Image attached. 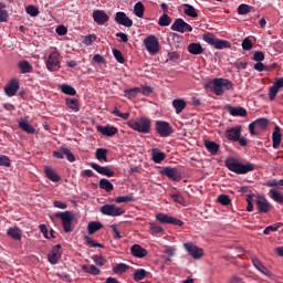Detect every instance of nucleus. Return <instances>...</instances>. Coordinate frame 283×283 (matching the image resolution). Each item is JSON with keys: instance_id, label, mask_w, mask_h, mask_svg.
Listing matches in <instances>:
<instances>
[{"instance_id": "e433bc0d", "label": "nucleus", "mask_w": 283, "mask_h": 283, "mask_svg": "<svg viewBox=\"0 0 283 283\" xmlns=\"http://www.w3.org/2000/svg\"><path fill=\"white\" fill-rule=\"evenodd\" d=\"M184 13L186 17H190L191 19H196L198 17V11H196V8L189 3L184 4Z\"/></svg>"}, {"instance_id": "603ef678", "label": "nucleus", "mask_w": 283, "mask_h": 283, "mask_svg": "<svg viewBox=\"0 0 283 283\" xmlns=\"http://www.w3.org/2000/svg\"><path fill=\"white\" fill-rule=\"evenodd\" d=\"M149 229L153 235H158V233H164L165 231L163 227H160V224H157L155 222L149 223Z\"/></svg>"}, {"instance_id": "5fc2aeb1", "label": "nucleus", "mask_w": 283, "mask_h": 283, "mask_svg": "<svg viewBox=\"0 0 283 283\" xmlns=\"http://www.w3.org/2000/svg\"><path fill=\"white\" fill-rule=\"evenodd\" d=\"M115 202H117V205H122L123 202H134V196L127 195V196L116 197Z\"/></svg>"}, {"instance_id": "3c124183", "label": "nucleus", "mask_w": 283, "mask_h": 283, "mask_svg": "<svg viewBox=\"0 0 283 283\" xmlns=\"http://www.w3.org/2000/svg\"><path fill=\"white\" fill-rule=\"evenodd\" d=\"M217 202L222 205L223 207H229L231 205V197L229 195H219L217 198Z\"/></svg>"}, {"instance_id": "423d86ee", "label": "nucleus", "mask_w": 283, "mask_h": 283, "mask_svg": "<svg viewBox=\"0 0 283 283\" xmlns=\"http://www.w3.org/2000/svg\"><path fill=\"white\" fill-rule=\"evenodd\" d=\"M155 129L160 138H169V136L174 134V127H171V124H169V122L165 120H157L155 123Z\"/></svg>"}, {"instance_id": "cd10ccee", "label": "nucleus", "mask_w": 283, "mask_h": 283, "mask_svg": "<svg viewBox=\"0 0 283 283\" xmlns=\"http://www.w3.org/2000/svg\"><path fill=\"white\" fill-rule=\"evenodd\" d=\"M18 127L22 132H25V134H35L36 133V128H34V126H32L30 123H28L27 119H20L18 122Z\"/></svg>"}, {"instance_id": "bf43d9fd", "label": "nucleus", "mask_w": 283, "mask_h": 283, "mask_svg": "<svg viewBox=\"0 0 283 283\" xmlns=\"http://www.w3.org/2000/svg\"><path fill=\"white\" fill-rule=\"evenodd\" d=\"M266 187H276V189H280V187H283V179H272V180H268L265 182Z\"/></svg>"}, {"instance_id": "6ab92c4d", "label": "nucleus", "mask_w": 283, "mask_h": 283, "mask_svg": "<svg viewBox=\"0 0 283 283\" xmlns=\"http://www.w3.org/2000/svg\"><path fill=\"white\" fill-rule=\"evenodd\" d=\"M283 87V77L276 78L274 84L269 90V99L275 101V97L277 96V93Z\"/></svg>"}, {"instance_id": "4d7b16f0", "label": "nucleus", "mask_w": 283, "mask_h": 283, "mask_svg": "<svg viewBox=\"0 0 283 283\" xmlns=\"http://www.w3.org/2000/svg\"><path fill=\"white\" fill-rule=\"evenodd\" d=\"M25 12L27 14H29L30 17H39V8L33 6V4H29L25 8Z\"/></svg>"}, {"instance_id": "473e14b6", "label": "nucleus", "mask_w": 283, "mask_h": 283, "mask_svg": "<svg viewBox=\"0 0 283 283\" xmlns=\"http://www.w3.org/2000/svg\"><path fill=\"white\" fill-rule=\"evenodd\" d=\"M188 52L189 54H193L195 56H198L205 52V49L200 43L193 42L188 45Z\"/></svg>"}, {"instance_id": "aec40b11", "label": "nucleus", "mask_w": 283, "mask_h": 283, "mask_svg": "<svg viewBox=\"0 0 283 283\" xmlns=\"http://www.w3.org/2000/svg\"><path fill=\"white\" fill-rule=\"evenodd\" d=\"M93 20L97 25H105L109 21V15L103 10H95L93 11Z\"/></svg>"}, {"instance_id": "f3484780", "label": "nucleus", "mask_w": 283, "mask_h": 283, "mask_svg": "<svg viewBox=\"0 0 283 283\" xmlns=\"http://www.w3.org/2000/svg\"><path fill=\"white\" fill-rule=\"evenodd\" d=\"M92 169L97 171V174H101L102 176H107V178H114L116 176V172L114 170L109 169L107 166H101L96 163L91 164Z\"/></svg>"}, {"instance_id": "72a5a7b5", "label": "nucleus", "mask_w": 283, "mask_h": 283, "mask_svg": "<svg viewBox=\"0 0 283 283\" xmlns=\"http://www.w3.org/2000/svg\"><path fill=\"white\" fill-rule=\"evenodd\" d=\"M7 235H9V238H12V240H21V238L23 237V232L17 227H11L8 229Z\"/></svg>"}, {"instance_id": "052dcab7", "label": "nucleus", "mask_w": 283, "mask_h": 283, "mask_svg": "<svg viewBox=\"0 0 283 283\" xmlns=\"http://www.w3.org/2000/svg\"><path fill=\"white\" fill-rule=\"evenodd\" d=\"M93 262L96 264V266H105V264H107V261L103 258V255L98 254L93 255Z\"/></svg>"}, {"instance_id": "de8ad7c7", "label": "nucleus", "mask_w": 283, "mask_h": 283, "mask_svg": "<svg viewBox=\"0 0 283 283\" xmlns=\"http://www.w3.org/2000/svg\"><path fill=\"white\" fill-rule=\"evenodd\" d=\"M129 271V265L125 263H117L116 266L113 268V273H127Z\"/></svg>"}, {"instance_id": "9d476101", "label": "nucleus", "mask_w": 283, "mask_h": 283, "mask_svg": "<svg viewBox=\"0 0 283 283\" xmlns=\"http://www.w3.org/2000/svg\"><path fill=\"white\" fill-rule=\"evenodd\" d=\"M157 222H160V224H174L175 227H182L185 222L180 219H176L169 214H165L163 212H159L156 214Z\"/></svg>"}, {"instance_id": "4be33fe9", "label": "nucleus", "mask_w": 283, "mask_h": 283, "mask_svg": "<svg viewBox=\"0 0 283 283\" xmlns=\"http://www.w3.org/2000/svg\"><path fill=\"white\" fill-rule=\"evenodd\" d=\"M97 132L102 134L103 136H107L108 138H112V136H116L118 134V128L115 126L106 125V126H97Z\"/></svg>"}, {"instance_id": "7ed1b4c3", "label": "nucleus", "mask_w": 283, "mask_h": 283, "mask_svg": "<svg viewBox=\"0 0 283 283\" xmlns=\"http://www.w3.org/2000/svg\"><path fill=\"white\" fill-rule=\"evenodd\" d=\"M128 127L138 132L139 134H149L151 132V119L149 117H137L136 119H129L127 122Z\"/></svg>"}, {"instance_id": "338daca9", "label": "nucleus", "mask_w": 283, "mask_h": 283, "mask_svg": "<svg viewBox=\"0 0 283 283\" xmlns=\"http://www.w3.org/2000/svg\"><path fill=\"white\" fill-rule=\"evenodd\" d=\"M153 92H154V88H151V86L139 87V94H143V96H149Z\"/></svg>"}, {"instance_id": "412c9836", "label": "nucleus", "mask_w": 283, "mask_h": 283, "mask_svg": "<svg viewBox=\"0 0 283 283\" xmlns=\"http://www.w3.org/2000/svg\"><path fill=\"white\" fill-rule=\"evenodd\" d=\"M256 209L259 213H269L272 209L271 202L266 200V198H258L256 199Z\"/></svg>"}, {"instance_id": "f8f14e48", "label": "nucleus", "mask_w": 283, "mask_h": 283, "mask_svg": "<svg viewBox=\"0 0 283 283\" xmlns=\"http://www.w3.org/2000/svg\"><path fill=\"white\" fill-rule=\"evenodd\" d=\"M59 52L53 51L49 54V57L46 60V69L49 72H57V70H61V62L59 61Z\"/></svg>"}, {"instance_id": "9b49d317", "label": "nucleus", "mask_w": 283, "mask_h": 283, "mask_svg": "<svg viewBox=\"0 0 283 283\" xmlns=\"http://www.w3.org/2000/svg\"><path fill=\"white\" fill-rule=\"evenodd\" d=\"M170 30H172V32H179L180 34H185V32H193V28L181 18L175 20Z\"/></svg>"}, {"instance_id": "4468645a", "label": "nucleus", "mask_w": 283, "mask_h": 283, "mask_svg": "<svg viewBox=\"0 0 283 283\" xmlns=\"http://www.w3.org/2000/svg\"><path fill=\"white\" fill-rule=\"evenodd\" d=\"M66 157V160L69 163H75L76 157L74 154H72V150L67 147H60L59 150L53 151V158H57L59 160H63V158Z\"/></svg>"}, {"instance_id": "680f3d73", "label": "nucleus", "mask_w": 283, "mask_h": 283, "mask_svg": "<svg viewBox=\"0 0 283 283\" xmlns=\"http://www.w3.org/2000/svg\"><path fill=\"white\" fill-rule=\"evenodd\" d=\"M113 54L117 63H125V56L123 55V52H120L118 49H113Z\"/></svg>"}, {"instance_id": "393cba45", "label": "nucleus", "mask_w": 283, "mask_h": 283, "mask_svg": "<svg viewBox=\"0 0 283 283\" xmlns=\"http://www.w3.org/2000/svg\"><path fill=\"white\" fill-rule=\"evenodd\" d=\"M130 253L134 258H147V249L140 247V244H134L130 248Z\"/></svg>"}, {"instance_id": "49530a36", "label": "nucleus", "mask_w": 283, "mask_h": 283, "mask_svg": "<svg viewBox=\"0 0 283 283\" xmlns=\"http://www.w3.org/2000/svg\"><path fill=\"white\" fill-rule=\"evenodd\" d=\"M8 10H6V3L0 2V23H6L8 21Z\"/></svg>"}, {"instance_id": "ddd939ff", "label": "nucleus", "mask_w": 283, "mask_h": 283, "mask_svg": "<svg viewBox=\"0 0 283 283\" xmlns=\"http://www.w3.org/2000/svg\"><path fill=\"white\" fill-rule=\"evenodd\" d=\"M184 249L193 258V260H200L205 255V250L193 244L192 242L184 243Z\"/></svg>"}, {"instance_id": "79ce46f5", "label": "nucleus", "mask_w": 283, "mask_h": 283, "mask_svg": "<svg viewBox=\"0 0 283 283\" xmlns=\"http://www.w3.org/2000/svg\"><path fill=\"white\" fill-rule=\"evenodd\" d=\"M87 229H88V235H94L96 231H101V229H103V226L101 224V222L91 221L87 226Z\"/></svg>"}, {"instance_id": "58836bf2", "label": "nucleus", "mask_w": 283, "mask_h": 283, "mask_svg": "<svg viewBox=\"0 0 283 283\" xmlns=\"http://www.w3.org/2000/svg\"><path fill=\"white\" fill-rule=\"evenodd\" d=\"M172 107H175L176 114H181L185 107H187V102L185 99H174Z\"/></svg>"}, {"instance_id": "2eb2a0df", "label": "nucleus", "mask_w": 283, "mask_h": 283, "mask_svg": "<svg viewBox=\"0 0 283 283\" xmlns=\"http://www.w3.org/2000/svg\"><path fill=\"white\" fill-rule=\"evenodd\" d=\"M242 136V126L238 125L235 127L226 130V138L231 140V143H238Z\"/></svg>"}, {"instance_id": "6e6552de", "label": "nucleus", "mask_w": 283, "mask_h": 283, "mask_svg": "<svg viewBox=\"0 0 283 283\" xmlns=\"http://www.w3.org/2000/svg\"><path fill=\"white\" fill-rule=\"evenodd\" d=\"M161 176H166V178H169V180H172L174 182H180L182 180V172L178 168L172 167H164L160 171Z\"/></svg>"}, {"instance_id": "a211bd4d", "label": "nucleus", "mask_w": 283, "mask_h": 283, "mask_svg": "<svg viewBox=\"0 0 283 283\" xmlns=\"http://www.w3.org/2000/svg\"><path fill=\"white\" fill-rule=\"evenodd\" d=\"M61 255H63V253L61 252V244H56L48 254V261L50 262V264H59V259L61 258Z\"/></svg>"}, {"instance_id": "f704fd0d", "label": "nucleus", "mask_w": 283, "mask_h": 283, "mask_svg": "<svg viewBox=\"0 0 283 283\" xmlns=\"http://www.w3.org/2000/svg\"><path fill=\"white\" fill-rule=\"evenodd\" d=\"M107 154H109V150L106 148H97L95 151V158L96 160H99V163H107Z\"/></svg>"}, {"instance_id": "f03ea898", "label": "nucleus", "mask_w": 283, "mask_h": 283, "mask_svg": "<svg viewBox=\"0 0 283 283\" xmlns=\"http://www.w3.org/2000/svg\"><path fill=\"white\" fill-rule=\"evenodd\" d=\"M206 90H211L216 96H222L224 90H233V82L222 77H216L205 84Z\"/></svg>"}, {"instance_id": "c03bdc74", "label": "nucleus", "mask_w": 283, "mask_h": 283, "mask_svg": "<svg viewBox=\"0 0 283 283\" xmlns=\"http://www.w3.org/2000/svg\"><path fill=\"white\" fill-rule=\"evenodd\" d=\"M214 48H216V50L230 49L231 48V42H229L227 40H220V39L217 38V40L214 42Z\"/></svg>"}, {"instance_id": "37998d69", "label": "nucleus", "mask_w": 283, "mask_h": 283, "mask_svg": "<svg viewBox=\"0 0 283 283\" xmlns=\"http://www.w3.org/2000/svg\"><path fill=\"white\" fill-rule=\"evenodd\" d=\"M134 14H136L139 19H143L145 17V4L143 2H137L134 6Z\"/></svg>"}, {"instance_id": "f257e3e1", "label": "nucleus", "mask_w": 283, "mask_h": 283, "mask_svg": "<svg viewBox=\"0 0 283 283\" xmlns=\"http://www.w3.org/2000/svg\"><path fill=\"white\" fill-rule=\"evenodd\" d=\"M224 165L229 169V171H233V174H238V176L255 171V165L251 163L242 164L240 163V160L233 157L227 158Z\"/></svg>"}, {"instance_id": "dca6fc26", "label": "nucleus", "mask_w": 283, "mask_h": 283, "mask_svg": "<svg viewBox=\"0 0 283 283\" xmlns=\"http://www.w3.org/2000/svg\"><path fill=\"white\" fill-rule=\"evenodd\" d=\"M115 21L118 25H124V28H132L134 25V21L127 17V14L123 11H119L115 14Z\"/></svg>"}, {"instance_id": "bb28decb", "label": "nucleus", "mask_w": 283, "mask_h": 283, "mask_svg": "<svg viewBox=\"0 0 283 283\" xmlns=\"http://www.w3.org/2000/svg\"><path fill=\"white\" fill-rule=\"evenodd\" d=\"M18 69L20 70V74H32L34 70L32 64H30V62H28L27 60H21L20 62H18Z\"/></svg>"}, {"instance_id": "ea45409f", "label": "nucleus", "mask_w": 283, "mask_h": 283, "mask_svg": "<svg viewBox=\"0 0 283 283\" xmlns=\"http://www.w3.org/2000/svg\"><path fill=\"white\" fill-rule=\"evenodd\" d=\"M99 189H104V191H107V193H109V191H114V185L112 184V181H109V179L102 178L99 180Z\"/></svg>"}, {"instance_id": "7c9ffc66", "label": "nucleus", "mask_w": 283, "mask_h": 283, "mask_svg": "<svg viewBox=\"0 0 283 283\" xmlns=\"http://www.w3.org/2000/svg\"><path fill=\"white\" fill-rule=\"evenodd\" d=\"M205 147L212 156H217L220 151V145H218L216 142L206 140Z\"/></svg>"}, {"instance_id": "c9c22d12", "label": "nucleus", "mask_w": 283, "mask_h": 283, "mask_svg": "<svg viewBox=\"0 0 283 283\" xmlns=\"http://www.w3.org/2000/svg\"><path fill=\"white\" fill-rule=\"evenodd\" d=\"M44 174L46 178H49V180H51L52 182H59L61 180V176L54 172V170H52V168L50 167L44 168Z\"/></svg>"}, {"instance_id": "13d9d810", "label": "nucleus", "mask_w": 283, "mask_h": 283, "mask_svg": "<svg viewBox=\"0 0 283 283\" xmlns=\"http://www.w3.org/2000/svg\"><path fill=\"white\" fill-rule=\"evenodd\" d=\"M85 240H86V244L87 247H91V249H103V244L96 242V240L90 238V237H85Z\"/></svg>"}, {"instance_id": "774afa93", "label": "nucleus", "mask_w": 283, "mask_h": 283, "mask_svg": "<svg viewBox=\"0 0 283 283\" xmlns=\"http://www.w3.org/2000/svg\"><path fill=\"white\" fill-rule=\"evenodd\" d=\"M251 12V7L249 4H240L238 8V13L239 14H249Z\"/></svg>"}, {"instance_id": "a19ab883", "label": "nucleus", "mask_w": 283, "mask_h": 283, "mask_svg": "<svg viewBox=\"0 0 283 283\" xmlns=\"http://www.w3.org/2000/svg\"><path fill=\"white\" fill-rule=\"evenodd\" d=\"M82 271H84V273H88L90 275H98L101 273V269L94 264L82 265Z\"/></svg>"}, {"instance_id": "c756f323", "label": "nucleus", "mask_w": 283, "mask_h": 283, "mask_svg": "<svg viewBox=\"0 0 283 283\" xmlns=\"http://www.w3.org/2000/svg\"><path fill=\"white\" fill-rule=\"evenodd\" d=\"M272 140L273 149H277V147H280V144L282 143V133H280V126H275L274 132L272 134Z\"/></svg>"}, {"instance_id": "09e8293b", "label": "nucleus", "mask_w": 283, "mask_h": 283, "mask_svg": "<svg viewBox=\"0 0 283 283\" xmlns=\"http://www.w3.org/2000/svg\"><path fill=\"white\" fill-rule=\"evenodd\" d=\"M158 25H160V28H167V27L171 25V17H168L167 13H164L159 18Z\"/></svg>"}, {"instance_id": "a878e982", "label": "nucleus", "mask_w": 283, "mask_h": 283, "mask_svg": "<svg viewBox=\"0 0 283 283\" xmlns=\"http://www.w3.org/2000/svg\"><path fill=\"white\" fill-rule=\"evenodd\" d=\"M252 264L256 270L260 271V273H262L263 275H266V277H271L273 275V273H271V271H269V269H266V266L262 264L261 260L252 259Z\"/></svg>"}, {"instance_id": "c85d7f7f", "label": "nucleus", "mask_w": 283, "mask_h": 283, "mask_svg": "<svg viewBox=\"0 0 283 283\" xmlns=\"http://www.w3.org/2000/svg\"><path fill=\"white\" fill-rule=\"evenodd\" d=\"M65 105L69 109H72V112H81V103H78L77 98L66 97Z\"/></svg>"}, {"instance_id": "5701e85b", "label": "nucleus", "mask_w": 283, "mask_h": 283, "mask_svg": "<svg viewBox=\"0 0 283 283\" xmlns=\"http://www.w3.org/2000/svg\"><path fill=\"white\" fill-rule=\"evenodd\" d=\"M19 80L13 78L7 84V86L4 87V92L7 96L12 97L19 92Z\"/></svg>"}, {"instance_id": "6e6d98bb", "label": "nucleus", "mask_w": 283, "mask_h": 283, "mask_svg": "<svg viewBox=\"0 0 283 283\" xmlns=\"http://www.w3.org/2000/svg\"><path fill=\"white\" fill-rule=\"evenodd\" d=\"M125 94L128 98H136L140 94V87H133L125 91Z\"/></svg>"}, {"instance_id": "a18cd8bd", "label": "nucleus", "mask_w": 283, "mask_h": 283, "mask_svg": "<svg viewBox=\"0 0 283 283\" xmlns=\"http://www.w3.org/2000/svg\"><path fill=\"white\" fill-rule=\"evenodd\" d=\"M270 193H271V198H272V200H274V202H279V205H283V195H282V192H280L275 189H271Z\"/></svg>"}, {"instance_id": "2f4dec72", "label": "nucleus", "mask_w": 283, "mask_h": 283, "mask_svg": "<svg viewBox=\"0 0 283 283\" xmlns=\"http://www.w3.org/2000/svg\"><path fill=\"white\" fill-rule=\"evenodd\" d=\"M151 158L156 165H160V163L167 158V155H165V153L160 151L158 148H154L151 150Z\"/></svg>"}, {"instance_id": "1a4fd4ad", "label": "nucleus", "mask_w": 283, "mask_h": 283, "mask_svg": "<svg viewBox=\"0 0 283 283\" xmlns=\"http://www.w3.org/2000/svg\"><path fill=\"white\" fill-rule=\"evenodd\" d=\"M99 211L103 213V216H111L112 218H116L117 216H123V213H125V209L109 203L102 206Z\"/></svg>"}, {"instance_id": "20e7f679", "label": "nucleus", "mask_w": 283, "mask_h": 283, "mask_svg": "<svg viewBox=\"0 0 283 283\" xmlns=\"http://www.w3.org/2000/svg\"><path fill=\"white\" fill-rule=\"evenodd\" d=\"M53 218H60L62 221V227L65 233H72V222L76 219L74 212L72 211H64V212H56L53 214Z\"/></svg>"}, {"instance_id": "e2e57ef3", "label": "nucleus", "mask_w": 283, "mask_h": 283, "mask_svg": "<svg viewBox=\"0 0 283 283\" xmlns=\"http://www.w3.org/2000/svg\"><path fill=\"white\" fill-rule=\"evenodd\" d=\"M252 61H255L256 63H262V61H264V52L254 51Z\"/></svg>"}, {"instance_id": "b1692460", "label": "nucleus", "mask_w": 283, "mask_h": 283, "mask_svg": "<svg viewBox=\"0 0 283 283\" xmlns=\"http://www.w3.org/2000/svg\"><path fill=\"white\" fill-rule=\"evenodd\" d=\"M224 109L231 116H241L242 118H244L248 114L244 107H234L231 104L226 105Z\"/></svg>"}, {"instance_id": "39448f33", "label": "nucleus", "mask_w": 283, "mask_h": 283, "mask_svg": "<svg viewBox=\"0 0 283 283\" xmlns=\"http://www.w3.org/2000/svg\"><path fill=\"white\" fill-rule=\"evenodd\" d=\"M269 129V119L266 117L256 118L249 124V132L251 136H260L263 132Z\"/></svg>"}, {"instance_id": "8fccbe9b", "label": "nucleus", "mask_w": 283, "mask_h": 283, "mask_svg": "<svg viewBox=\"0 0 283 283\" xmlns=\"http://www.w3.org/2000/svg\"><path fill=\"white\" fill-rule=\"evenodd\" d=\"M147 277V271L145 269H137L134 273L135 282H140V280H145Z\"/></svg>"}, {"instance_id": "69168bd1", "label": "nucleus", "mask_w": 283, "mask_h": 283, "mask_svg": "<svg viewBox=\"0 0 283 283\" xmlns=\"http://www.w3.org/2000/svg\"><path fill=\"white\" fill-rule=\"evenodd\" d=\"M253 67L256 72H269L271 70V67L264 65L262 62H256Z\"/></svg>"}, {"instance_id": "0eeeda50", "label": "nucleus", "mask_w": 283, "mask_h": 283, "mask_svg": "<svg viewBox=\"0 0 283 283\" xmlns=\"http://www.w3.org/2000/svg\"><path fill=\"white\" fill-rule=\"evenodd\" d=\"M144 45L149 54H158L160 52V42L155 35H148L144 40Z\"/></svg>"}, {"instance_id": "864d4df0", "label": "nucleus", "mask_w": 283, "mask_h": 283, "mask_svg": "<svg viewBox=\"0 0 283 283\" xmlns=\"http://www.w3.org/2000/svg\"><path fill=\"white\" fill-rule=\"evenodd\" d=\"M202 39L206 43H208L209 45H216V41L218 38H216V35L211 34V33H205L202 35Z\"/></svg>"}, {"instance_id": "0e129e2a", "label": "nucleus", "mask_w": 283, "mask_h": 283, "mask_svg": "<svg viewBox=\"0 0 283 283\" xmlns=\"http://www.w3.org/2000/svg\"><path fill=\"white\" fill-rule=\"evenodd\" d=\"M242 50H245L247 52H249L250 50H253V42H251L249 38L243 39Z\"/></svg>"}, {"instance_id": "4c0bfd02", "label": "nucleus", "mask_w": 283, "mask_h": 283, "mask_svg": "<svg viewBox=\"0 0 283 283\" xmlns=\"http://www.w3.org/2000/svg\"><path fill=\"white\" fill-rule=\"evenodd\" d=\"M60 90L63 94H66V96H76V88L70 84H61Z\"/></svg>"}]
</instances>
